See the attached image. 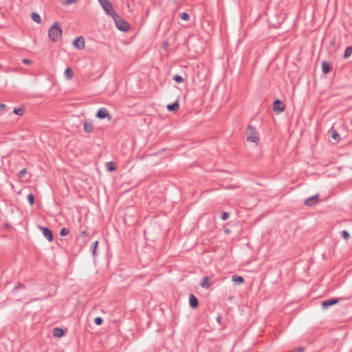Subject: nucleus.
<instances>
[{
	"label": "nucleus",
	"instance_id": "f257e3e1",
	"mask_svg": "<svg viewBox=\"0 0 352 352\" xmlns=\"http://www.w3.org/2000/svg\"><path fill=\"white\" fill-rule=\"evenodd\" d=\"M62 29L59 22L56 21L48 30V36L52 42H57L62 38Z\"/></svg>",
	"mask_w": 352,
	"mask_h": 352
},
{
	"label": "nucleus",
	"instance_id": "f03ea898",
	"mask_svg": "<svg viewBox=\"0 0 352 352\" xmlns=\"http://www.w3.org/2000/svg\"><path fill=\"white\" fill-rule=\"evenodd\" d=\"M112 18L116 28L122 32H127L129 30L130 24L126 20H124L121 16L116 13V15H113L112 16Z\"/></svg>",
	"mask_w": 352,
	"mask_h": 352
},
{
	"label": "nucleus",
	"instance_id": "7ed1b4c3",
	"mask_svg": "<svg viewBox=\"0 0 352 352\" xmlns=\"http://www.w3.org/2000/svg\"><path fill=\"white\" fill-rule=\"evenodd\" d=\"M247 140L249 142L258 143L259 141V138L258 136V133L254 127L251 125H248L247 127Z\"/></svg>",
	"mask_w": 352,
	"mask_h": 352
},
{
	"label": "nucleus",
	"instance_id": "20e7f679",
	"mask_svg": "<svg viewBox=\"0 0 352 352\" xmlns=\"http://www.w3.org/2000/svg\"><path fill=\"white\" fill-rule=\"evenodd\" d=\"M100 6L108 16H113L116 12L113 10L112 3L109 0H98Z\"/></svg>",
	"mask_w": 352,
	"mask_h": 352
},
{
	"label": "nucleus",
	"instance_id": "39448f33",
	"mask_svg": "<svg viewBox=\"0 0 352 352\" xmlns=\"http://www.w3.org/2000/svg\"><path fill=\"white\" fill-rule=\"evenodd\" d=\"M341 299L342 298H329V299L323 300L321 302V306H322V309H327L329 307H330L331 306H333V305L338 303Z\"/></svg>",
	"mask_w": 352,
	"mask_h": 352
},
{
	"label": "nucleus",
	"instance_id": "423d86ee",
	"mask_svg": "<svg viewBox=\"0 0 352 352\" xmlns=\"http://www.w3.org/2000/svg\"><path fill=\"white\" fill-rule=\"evenodd\" d=\"M96 116L100 120L108 118V120H110L111 119V116L109 114V111L104 107L99 109L96 113Z\"/></svg>",
	"mask_w": 352,
	"mask_h": 352
},
{
	"label": "nucleus",
	"instance_id": "0eeeda50",
	"mask_svg": "<svg viewBox=\"0 0 352 352\" xmlns=\"http://www.w3.org/2000/svg\"><path fill=\"white\" fill-rule=\"evenodd\" d=\"M38 228L42 231L43 236L48 241L52 242L53 241L54 235L52 231L49 228L38 226Z\"/></svg>",
	"mask_w": 352,
	"mask_h": 352
},
{
	"label": "nucleus",
	"instance_id": "6e6552de",
	"mask_svg": "<svg viewBox=\"0 0 352 352\" xmlns=\"http://www.w3.org/2000/svg\"><path fill=\"white\" fill-rule=\"evenodd\" d=\"M72 45L78 50H83L85 47V38L82 36H79L73 41Z\"/></svg>",
	"mask_w": 352,
	"mask_h": 352
},
{
	"label": "nucleus",
	"instance_id": "1a4fd4ad",
	"mask_svg": "<svg viewBox=\"0 0 352 352\" xmlns=\"http://www.w3.org/2000/svg\"><path fill=\"white\" fill-rule=\"evenodd\" d=\"M273 109L275 111L283 112L285 109V106L280 100L276 99L273 102Z\"/></svg>",
	"mask_w": 352,
	"mask_h": 352
},
{
	"label": "nucleus",
	"instance_id": "9d476101",
	"mask_svg": "<svg viewBox=\"0 0 352 352\" xmlns=\"http://www.w3.org/2000/svg\"><path fill=\"white\" fill-rule=\"evenodd\" d=\"M319 201V196L318 195L311 196L305 199L304 204L307 206H313L316 205Z\"/></svg>",
	"mask_w": 352,
	"mask_h": 352
},
{
	"label": "nucleus",
	"instance_id": "9b49d317",
	"mask_svg": "<svg viewBox=\"0 0 352 352\" xmlns=\"http://www.w3.org/2000/svg\"><path fill=\"white\" fill-rule=\"evenodd\" d=\"M189 304L192 309H197L199 307V300L192 294L189 295Z\"/></svg>",
	"mask_w": 352,
	"mask_h": 352
},
{
	"label": "nucleus",
	"instance_id": "f8f14e48",
	"mask_svg": "<svg viewBox=\"0 0 352 352\" xmlns=\"http://www.w3.org/2000/svg\"><path fill=\"white\" fill-rule=\"evenodd\" d=\"M166 108H167V110L170 112H176L179 108V104L178 101L176 100L171 104H168L167 105Z\"/></svg>",
	"mask_w": 352,
	"mask_h": 352
},
{
	"label": "nucleus",
	"instance_id": "ddd939ff",
	"mask_svg": "<svg viewBox=\"0 0 352 352\" xmlns=\"http://www.w3.org/2000/svg\"><path fill=\"white\" fill-rule=\"evenodd\" d=\"M199 285L203 288L209 289L211 286V283L210 282V278L208 276L203 277L201 283H199Z\"/></svg>",
	"mask_w": 352,
	"mask_h": 352
},
{
	"label": "nucleus",
	"instance_id": "4468645a",
	"mask_svg": "<svg viewBox=\"0 0 352 352\" xmlns=\"http://www.w3.org/2000/svg\"><path fill=\"white\" fill-rule=\"evenodd\" d=\"M331 69H332L331 65L329 63H327L325 60L322 61V71L323 74H329L331 72Z\"/></svg>",
	"mask_w": 352,
	"mask_h": 352
},
{
	"label": "nucleus",
	"instance_id": "2eb2a0df",
	"mask_svg": "<svg viewBox=\"0 0 352 352\" xmlns=\"http://www.w3.org/2000/svg\"><path fill=\"white\" fill-rule=\"evenodd\" d=\"M329 133H330L331 138L336 142H339L340 140V135L336 129L331 128L329 131Z\"/></svg>",
	"mask_w": 352,
	"mask_h": 352
},
{
	"label": "nucleus",
	"instance_id": "dca6fc26",
	"mask_svg": "<svg viewBox=\"0 0 352 352\" xmlns=\"http://www.w3.org/2000/svg\"><path fill=\"white\" fill-rule=\"evenodd\" d=\"M53 335L54 337L61 338L65 335V331L62 328L55 327L53 330Z\"/></svg>",
	"mask_w": 352,
	"mask_h": 352
},
{
	"label": "nucleus",
	"instance_id": "f3484780",
	"mask_svg": "<svg viewBox=\"0 0 352 352\" xmlns=\"http://www.w3.org/2000/svg\"><path fill=\"white\" fill-rule=\"evenodd\" d=\"M83 129L87 133H91L94 130V125L91 122L85 121L83 123Z\"/></svg>",
	"mask_w": 352,
	"mask_h": 352
},
{
	"label": "nucleus",
	"instance_id": "a211bd4d",
	"mask_svg": "<svg viewBox=\"0 0 352 352\" xmlns=\"http://www.w3.org/2000/svg\"><path fill=\"white\" fill-rule=\"evenodd\" d=\"M232 280L236 284V285H240L243 284L245 282V280L243 277L238 275H234L232 276Z\"/></svg>",
	"mask_w": 352,
	"mask_h": 352
},
{
	"label": "nucleus",
	"instance_id": "6ab92c4d",
	"mask_svg": "<svg viewBox=\"0 0 352 352\" xmlns=\"http://www.w3.org/2000/svg\"><path fill=\"white\" fill-rule=\"evenodd\" d=\"M106 168L109 171H114L116 170L117 166L113 162H109L106 163Z\"/></svg>",
	"mask_w": 352,
	"mask_h": 352
},
{
	"label": "nucleus",
	"instance_id": "aec40b11",
	"mask_svg": "<svg viewBox=\"0 0 352 352\" xmlns=\"http://www.w3.org/2000/svg\"><path fill=\"white\" fill-rule=\"evenodd\" d=\"M351 54H352V45L348 46L345 49V51H344V53L343 55L344 58L347 59L349 57L351 56Z\"/></svg>",
	"mask_w": 352,
	"mask_h": 352
},
{
	"label": "nucleus",
	"instance_id": "412c9836",
	"mask_svg": "<svg viewBox=\"0 0 352 352\" xmlns=\"http://www.w3.org/2000/svg\"><path fill=\"white\" fill-rule=\"evenodd\" d=\"M31 17H32V19L34 21H35L36 23H41V18L38 14H37L36 12H32L31 14Z\"/></svg>",
	"mask_w": 352,
	"mask_h": 352
},
{
	"label": "nucleus",
	"instance_id": "4be33fe9",
	"mask_svg": "<svg viewBox=\"0 0 352 352\" xmlns=\"http://www.w3.org/2000/svg\"><path fill=\"white\" fill-rule=\"evenodd\" d=\"M98 241H94L91 244V250L92 254L94 256H96L97 255L96 250L98 248Z\"/></svg>",
	"mask_w": 352,
	"mask_h": 352
},
{
	"label": "nucleus",
	"instance_id": "5701e85b",
	"mask_svg": "<svg viewBox=\"0 0 352 352\" xmlns=\"http://www.w3.org/2000/svg\"><path fill=\"white\" fill-rule=\"evenodd\" d=\"M64 74L68 79H71L74 76V72L69 67L65 69Z\"/></svg>",
	"mask_w": 352,
	"mask_h": 352
},
{
	"label": "nucleus",
	"instance_id": "b1692460",
	"mask_svg": "<svg viewBox=\"0 0 352 352\" xmlns=\"http://www.w3.org/2000/svg\"><path fill=\"white\" fill-rule=\"evenodd\" d=\"M13 113L18 116H23L25 113L24 108H14L13 110Z\"/></svg>",
	"mask_w": 352,
	"mask_h": 352
},
{
	"label": "nucleus",
	"instance_id": "393cba45",
	"mask_svg": "<svg viewBox=\"0 0 352 352\" xmlns=\"http://www.w3.org/2000/svg\"><path fill=\"white\" fill-rule=\"evenodd\" d=\"M27 198H28V201L29 204L31 206H33L35 203L34 195L32 193H30V194H28Z\"/></svg>",
	"mask_w": 352,
	"mask_h": 352
},
{
	"label": "nucleus",
	"instance_id": "a878e982",
	"mask_svg": "<svg viewBox=\"0 0 352 352\" xmlns=\"http://www.w3.org/2000/svg\"><path fill=\"white\" fill-rule=\"evenodd\" d=\"M173 80H175L177 83H181L184 82V78L179 75H174L173 76Z\"/></svg>",
	"mask_w": 352,
	"mask_h": 352
},
{
	"label": "nucleus",
	"instance_id": "bb28decb",
	"mask_svg": "<svg viewBox=\"0 0 352 352\" xmlns=\"http://www.w3.org/2000/svg\"><path fill=\"white\" fill-rule=\"evenodd\" d=\"M69 233V230L67 228H63L60 231V235L61 236H65Z\"/></svg>",
	"mask_w": 352,
	"mask_h": 352
},
{
	"label": "nucleus",
	"instance_id": "cd10ccee",
	"mask_svg": "<svg viewBox=\"0 0 352 352\" xmlns=\"http://www.w3.org/2000/svg\"><path fill=\"white\" fill-rule=\"evenodd\" d=\"M179 17L184 21H188L190 19V16L187 12L180 13Z\"/></svg>",
	"mask_w": 352,
	"mask_h": 352
},
{
	"label": "nucleus",
	"instance_id": "c85d7f7f",
	"mask_svg": "<svg viewBox=\"0 0 352 352\" xmlns=\"http://www.w3.org/2000/svg\"><path fill=\"white\" fill-rule=\"evenodd\" d=\"M341 236L345 240H348L350 238V234L346 230H342L341 232Z\"/></svg>",
	"mask_w": 352,
	"mask_h": 352
},
{
	"label": "nucleus",
	"instance_id": "c756f323",
	"mask_svg": "<svg viewBox=\"0 0 352 352\" xmlns=\"http://www.w3.org/2000/svg\"><path fill=\"white\" fill-rule=\"evenodd\" d=\"M27 174V169L23 168L21 170L19 173L17 174L18 177L23 178L25 177V175Z\"/></svg>",
	"mask_w": 352,
	"mask_h": 352
},
{
	"label": "nucleus",
	"instance_id": "7c9ffc66",
	"mask_svg": "<svg viewBox=\"0 0 352 352\" xmlns=\"http://www.w3.org/2000/svg\"><path fill=\"white\" fill-rule=\"evenodd\" d=\"M94 323L98 325V326H100L101 325L102 323H103V319L101 317H96L95 319H94Z\"/></svg>",
	"mask_w": 352,
	"mask_h": 352
},
{
	"label": "nucleus",
	"instance_id": "2f4dec72",
	"mask_svg": "<svg viewBox=\"0 0 352 352\" xmlns=\"http://www.w3.org/2000/svg\"><path fill=\"white\" fill-rule=\"evenodd\" d=\"M230 217V213L229 212H223L222 214H221V219L223 220V221H226Z\"/></svg>",
	"mask_w": 352,
	"mask_h": 352
},
{
	"label": "nucleus",
	"instance_id": "473e14b6",
	"mask_svg": "<svg viewBox=\"0 0 352 352\" xmlns=\"http://www.w3.org/2000/svg\"><path fill=\"white\" fill-rule=\"evenodd\" d=\"M25 287L23 284L21 283H17L16 285L14 287V290H16L19 289H24Z\"/></svg>",
	"mask_w": 352,
	"mask_h": 352
},
{
	"label": "nucleus",
	"instance_id": "72a5a7b5",
	"mask_svg": "<svg viewBox=\"0 0 352 352\" xmlns=\"http://www.w3.org/2000/svg\"><path fill=\"white\" fill-rule=\"evenodd\" d=\"M22 62L25 65H31L32 63V60L28 58L23 59Z\"/></svg>",
	"mask_w": 352,
	"mask_h": 352
},
{
	"label": "nucleus",
	"instance_id": "f704fd0d",
	"mask_svg": "<svg viewBox=\"0 0 352 352\" xmlns=\"http://www.w3.org/2000/svg\"><path fill=\"white\" fill-rule=\"evenodd\" d=\"M74 2H76V0H63V3L67 6L71 5Z\"/></svg>",
	"mask_w": 352,
	"mask_h": 352
},
{
	"label": "nucleus",
	"instance_id": "c9c22d12",
	"mask_svg": "<svg viewBox=\"0 0 352 352\" xmlns=\"http://www.w3.org/2000/svg\"><path fill=\"white\" fill-rule=\"evenodd\" d=\"M216 320H217V322H218L219 324H221V322H222V316H221V314H219V315L217 316V317Z\"/></svg>",
	"mask_w": 352,
	"mask_h": 352
},
{
	"label": "nucleus",
	"instance_id": "e433bc0d",
	"mask_svg": "<svg viewBox=\"0 0 352 352\" xmlns=\"http://www.w3.org/2000/svg\"><path fill=\"white\" fill-rule=\"evenodd\" d=\"M6 106L4 104H3V103L0 104V111L4 110L6 109Z\"/></svg>",
	"mask_w": 352,
	"mask_h": 352
},
{
	"label": "nucleus",
	"instance_id": "4c0bfd02",
	"mask_svg": "<svg viewBox=\"0 0 352 352\" xmlns=\"http://www.w3.org/2000/svg\"><path fill=\"white\" fill-rule=\"evenodd\" d=\"M304 349L302 347H298L296 349V352H303Z\"/></svg>",
	"mask_w": 352,
	"mask_h": 352
},
{
	"label": "nucleus",
	"instance_id": "58836bf2",
	"mask_svg": "<svg viewBox=\"0 0 352 352\" xmlns=\"http://www.w3.org/2000/svg\"><path fill=\"white\" fill-rule=\"evenodd\" d=\"M81 235L83 236H88V232L87 231H82L81 232Z\"/></svg>",
	"mask_w": 352,
	"mask_h": 352
},
{
	"label": "nucleus",
	"instance_id": "ea45409f",
	"mask_svg": "<svg viewBox=\"0 0 352 352\" xmlns=\"http://www.w3.org/2000/svg\"><path fill=\"white\" fill-rule=\"evenodd\" d=\"M164 46H166V45H168V42H165V43H164Z\"/></svg>",
	"mask_w": 352,
	"mask_h": 352
},
{
	"label": "nucleus",
	"instance_id": "a19ab883",
	"mask_svg": "<svg viewBox=\"0 0 352 352\" xmlns=\"http://www.w3.org/2000/svg\"><path fill=\"white\" fill-rule=\"evenodd\" d=\"M164 46H166V45H168V42H165V43H164Z\"/></svg>",
	"mask_w": 352,
	"mask_h": 352
},
{
	"label": "nucleus",
	"instance_id": "79ce46f5",
	"mask_svg": "<svg viewBox=\"0 0 352 352\" xmlns=\"http://www.w3.org/2000/svg\"><path fill=\"white\" fill-rule=\"evenodd\" d=\"M226 232L228 233L229 232V230H226Z\"/></svg>",
	"mask_w": 352,
	"mask_h": 352
},
{
	"label": "nucleus",
	"instance_id": "37998d69",
	"mask_svg": "<svg viewBox=\"0 0 352 352\" xmlns=\"http://www.w3.org/2000/svg\"><path fill=\"white\" fill-rule=\"evenodd\" d=\"M35 300H41V298H36Z\"/></svg>",
	"mask_w": 352,
	"mask_h": 352
}]
</instances>
